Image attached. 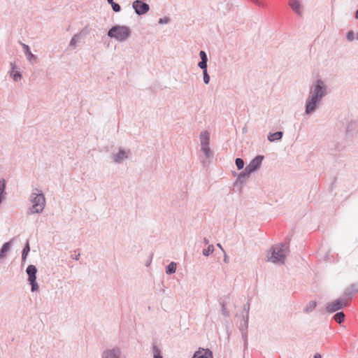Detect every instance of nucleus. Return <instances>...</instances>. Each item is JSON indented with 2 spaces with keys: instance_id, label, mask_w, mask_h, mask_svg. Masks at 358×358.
Instances as JSON below:
<instances>
[{
  "instance_id": "nucleus-1",
  "label": "nucleus",
  "mask_w": 358,
  "mask_h": 358,
  "mask_svg": "<svg viewBox=\"0 0 358 358\" xmlns=\"http://www.w3.org/2000/svg\"><path fill=\"white\" fill-rule=\"evenodd\" d=\"M324 94V85L322 80H318L314 89L310 91V96L306 104L307 114L312 113L316 108V103Z\"/></svg>"
},
{
  "instance_id": "nucleus-2",
  "label": "nucleus",
  "mask_w": 358,
  "mask_h": 358,
  "mask_svg": "<svg viewBox=\"0 0 358 358\" xmlns=\"http://www.w3.org/2000/svg\"><path fill=\"white\" fill-rule=\"evenodd\" d=\"M288 252V248L283 244L274 245L271 248V255H268V259L273 263L284 262L285 256Z\"/></svg>"
},
{
  "instance_id": "nucleus-3",
  "label": "nucleus",
  "mask_w": 358,
  "mask_h": 358,
  "mask_svg": "<svg viewBox=\"0 0 358 358\" xmlns=\"http://www.w3.org/2000/svg\"><path fill=\"white\" fill-rule=\"evenodd\" d=\"M351 295V292L346 291L345 292V296H348V298L337 299L329 303L326 306L327 311L329 313H334L347 306L350 303Z\"/></svg>"
},
{
  "instance_id": "nucleus-4",
  "label": "nucleus",
  "mask_w": 358,
  "mask_h": 358,
  "mask_svg": "<svg viewBox=\"0 0 358 358\" xmlns=\"http://www.w3.org/2000/svg\"><path fill=\"white\" fill-rule=\"evenodd\" d=\"M108 35L111 38H115L120 41H122L129 37L130 30L128 27L124 26H115L109 30Z\"/></svg>"
},
{
  "instance_id": "nucleus-5",
  "label": "nucleus",
  "mask_w": 358,
  "mask_h": 358,
  "mask_svg": "<svg viewBox=\"0 0 358 358\" xmlns=\"http://www.w3.org/2000/svg\"><path fill=\"white\" fill-rule=\"evenodd\" d=\"M32 206L31 210L32 213H39L43 210L45 206V198L42 194L38 193V189L32 194L31 196Z\"/></svg>"
},
{
  "instance_id": "nucleus-6",
  "label": "nucleus",
  "mask_w": 358,
  "mask_h": 358,
  "mask_svg": "<svg viewBox=\"0 0 358 358\" xmlns=\"http://www.w3.org/2000/svg\"><path fill=\"white\" fill-rule=\"evenodd\" d=\"M27 273L28 275V281L31 286V291L35 292L38 289V285L36 282L37 269L35 266L29 265L27 268Z\"/></svg>"
},
{
  "instance_id": "nucleus-7",
  "label": "nucleus",
  "mask_w": 358,
  "mask_h": 358,
  "mask_svg": "<svg viewBox=\"0 0 358 358\" xmlns=\"http://www.w3.org/2000/svg\"><path fill=\"white\" fill-rule=\"evenodd\" d=\"M133 8L138 15L145 14L149 10V6L143 2V0H136L133 3Z\"/></svg>"
},
{
  "instance_id": "nucleus-8",
  "label": "nucleus",
  "mask_w": 358,
  "mask_h": 358,
  "mask_svg": "<svg viewBox=\"0 0 358 358\" xmlns=\"http://www.w3.org/2000/svg\"><path fill=\"white\" fill-rule=\"evenodd\" d=\"M263 160L262 156H257L253 159L250 163L245 168V171L248 173H250L257 169L262 164Z\"/></svg>"
},
{
  "instance_id": "nucleus-9",
  "label": "nucleus",
  "mask_w": 358,
  "mask_h": 358,
  "mask_svg": "<svg viewBox=\"0 0 358 358\" xmlns=\"http://www.w3.org/2000/svg\"><path fill=\"white\" fill-rule=\"evenodd\" d=\"M192 358H213L211 351L203 348L199 349Z\"/></svg>"
},
{
  "instance_id": "nucleus-10",
  "label": "nucleus",
  "mask_w": 358,
  "mask_h": 358,
  "mask_svg": "<svg viewBox=\"0 0 358 358\" xmlns=\"http://www.w3.org/2000/svg\"><path fill=\"white\" fill-rule=\"evenodd\" d=\"M201 61L199 63V66L201 69H206L207 68V56L204 51H201L199 53Z\"/></svg>"
},
{
  "instance_id": "nucleus-11",
  "label": "nucleus",
  "mask_w": 358,
  "mask_h": 358,
  "mask_svg": "<svg viewBox=\"0 0 358 358\" xmlns=\"http://www.w3.org/2000/svg\"><path fill=\"white\" fill-rule=\"evenodd\" d=\"M290 7L297 13H301V5L299 1L297 0H290L289 1Z\"/></svg>"
},
{
  "instance_id": "nucleus-12",
  "label": "nucleus",
  "mask_w": 358,
  "mask_h": 358,
  "mask_svg": "<svg viewBox=\"0 0 358 358\" xmlns=\"http://www.w3.org/2000/svg\"><path fill=\"white\" fill-rule=\"evenodd\" d=\"M103 358H119V353L115 350H108L103 353Z\"/></svg>"
},
{
  "instance_id": "nucleus-13",
  "label": "nucleus",
  "mask_w": 358,
  "mask_h": 358,
  "mask_svg": "<svg viewBox=\"0 0 358 358\" xmlns=\"http://www.w3.org/2000/svg\"><path fill=\"white\" fill-rule=\"evenodd\" d=\"M201 144L206 145L209 144L210 135L208 131H203L200 135Z\"/></svg>"
},
{
  "instance_id": "nucleus-14",
  "label": "nucleus",
  "mask_w": 358,
  "mask_h": 358,
  "mask_svg": "<svg viewBox=\"0 0 358 358\" xmlns=\"http://www.w3.org/2000/svg\"><path fill=\"white\" fill-rule=\"evenodd\" d=\"M282 136V133L281 131H277L273 134H271L268 136V139L270 141H274L275 140H280Z\"/></svg>"
},
{
  "instance_id": "nucleus-15",
  "label": "nucleus",
  "mask_w": 358,
  "mask_h": 358,
  "mask_svg": "<svg viewBox=\"0 0 358 358\" xmlns=\"http://www.w3.org/2000/svg\"><path fill=\"white\" fill-rule=\"evenodd\" d=\"M334 319L336 322L341 324L345 320V314L343 312H338L334 315Z\"/></svg>"
},
{
  "instance_id": "nucleus-16",
  "label": "nucleus",
  "mask_w": 358,
  "mask_h": 358,
  "mask_svg": "<svg viewBox=\"0 0 358 358\" xmlns=\"http://www.w3.org/2000/svg\"><path fill=\"white\" fill-rule=\"evenodd\" d=\"M316 306H317L316 301H311L307 303L306 306L305 307L304 310L306 313H309V312L313 310L315 308Z\"/></svg>"
},
{
  "instance_id": "nucleus-17",
  "label": "nucleus",
  "mask_w": 358,
  "mask_h": 358,
  "mask_svg": "<svg viewBox=\"0 0 358 358\" xmlns=\"http://www.w3.org/2000/svg\"><path fill=\"white\" fill-rule=\"evenodd\" d=\"M127 157V155L124 151H120L114 157L115 162H119L124 158Z\"/></svg>"
},
{
  "instance_id": "nucleus-18",
  "label": "nucleus",
  "mask_w": 358,
  "mask_h": 358,
  "mask_svg": "<svg viewBox=\"0 0 358 358\" xmlns=\"http://www.w3.org/2000/svg\"><path fill=\"white\" fill-rule=\"evenodd\" d=\"M10 249V243H6L2 246L0 251V258L3 257L5 256V253L7 252Z\"/></svg>"
},
{
  "instance_id": "nucleus-19",
  "label": "nucleus",
  "mask_w": 358,
  "mask_h": 358,
  "mask_svg": "<svg viewBox=\"0 0 358 358\" xmlns=\"http://www.w3.org/2000/svg\"><path fill=\"white\" fill-rule=\"evenodd\" d=\"M176 264L174 262H171L169 264L166 268V273L171 274L176 272Z\"/></svg>"
},
{
  "instance_id": "nucleus-20",
  "label": "nucleus",
  "mask_w": 358,
  "mask_h": 358,
  "mask_svg": "<svg viewBox=\"0 0 358 358\" xmlns=\"http://www.w3.org/2000/svg\"><path fill=\"white\" fill-rule=\"evenodd\" d=\"M213 251H214L213 245H209L207 249L203 250V254L205 256H208L210 254L213 253Z\"/></svg>"
},
{
  "instance_id": "nucleus-21",
  "label": "nucleus",
  "mask_w": 358,
  "mask_h": 358,
  "mask_svg": "<svg viewBox=\"0 0 358 358\" xmlns=\"http://www.w3.org/2000/svg\"><path fill=\"white\" fill-rule=\"evenodd\" d=\"M236 164L238 168V169H242L244 166V162L241 158H237L236 159Z\"/></svg>"
},
{
  "instance_id": "nucleus-22",
  "label": "nucleus",
  "mask_w": 358,
  "mask_h": 358,
  "mask_svg": "<svg viewBox=\"0 0 358 358\" xmlns=\"http://www.w3.org/2000/svg\"><path fill=\"white\" fill-rule=\"evenodd\" d=\"M11 76L13 77V78L15 81H17V80H20L22 78L20 73L17 72H17L13 71L11 73Z\"/></svg>"
},
{
  "instance_id": "nucleus-23",
  "label": "nucleus",
  "mask_w": 358,
  "mask_h": 358,
  "mask_svg": "<svg viewBox=\"0 0 358 358\" xmlns=\"http://www.w3.org/2000/svg\"><path fill=\"white\" fill-rule=\"evenodd\" d=\"M201 150L204 152L206 155L208 157L210 154L209 144L202 145Z\"/></svg>"
},
{
  "instance_id": "nucleus-24",
  "label": "nucleus",
  "mask_w": 358,
  "mask_h": 358,
  "mask_svg": "<svg viewBox=\"0 0 358 358\" xmlns=\"http://www.w3.org/2000/svg\"><path fill=\"white\" fill-rule=\"evenodd\" d=\"M203 69V81L206 84H208L210 81V77H209L208 74L207 73L206 69Z\"/></svg>"
},
{
  "instance_id": "nucleus-25",
  "label": "nucleus",
  "mask_w": 358,
  "mask_h": 358,
  "mask_svg": "<svg viewBox=\"0 0 358 358\" xmlns=\"http://www.w3.org/2000/svg\"><path fill=\"white\" fill-rule=\"evenodd\" d=\"M29 243H27V245L25 246V248H24L23 250V252H22V258L24 259L26 258L28 252H29Z\"/></svg>"
},
{
  "instance_id": "nucleus-26",
  "label": "nucleus",
  "mask_w": 358,
  "mask_h": 358,
  "mask_svg": "<svg viewBox=\"0 0 358 358\" xmlns=\"http://www.w3.org/2000/svg\"><path fill=\"white\" fill-rule=\"evenodd\" d=\"M110 4H111V6H112V7H113V10H114L115 12H118V11H120V6H119V4H117V3H115V2H113V3H110Z\"/></svg>"
},
{
  "instance_id": "nucleus-27",
  "label": "nucleus",
  "mask_w": 358,
  "mask_h": 358,
  "mask_svg": "<svg viewBox=\"0 0 358 358\" xmlns=\"http://www.w3.org/2000/svg\"><path fill=\"white\" fill-rule=\"evenodd\" d=\"M347 38L349 40V41H352L354 39V33L353 31H349L347 34Z\"/></svg>"
},
{
  "instance_id": "nucleus-28",
  "label": "nucleus",
  "mask_w": 358,
  "mask_h": 358,
  "mask_svg": "<svg viewBox=\"0 0 358 358\" xmlns=\"http://www.w3.org/2000/svg\"><path fill=\"white\" fill-rule=\"evenodd\" d=\"M23 48L25 50L26 52L28 53L31 57H33L34 55L30 52L29 48L28 45L23 44Z\"/></svg>"
},
{
  "instance_id": "nucleus-29",
  "label": "nucleus",
  "mask_w": 358,
  "mask_h": 358,
  "mask_svg": "<svg viewBox=\"0 0 358 358\" xmlns=\"http://www.w3.org/2000/svg\"><path fill=\"white\" fill-rule=\"evenodd\" d=\"M256 4L258 5L259 6H261V7H265L266 6V3H264V1H259V0H257L255 1Z\"/></svg>"
},
{
  "instance_id": "nucleus-30",
  "label": "nucleus",
  "mask_w": 358,
  "mask_h": 358,
  "mask_svg": "<svg viewBox=\"0 0 358 358\" xmlns=\"http://www.w3.org/2000/svg\"><path fill=\"white\" fill-rule=\"evenodd\" d=\"M154 358H162V357L159 355V352L157 350L155 352Z\"/></svg>"
},
{
  "instance_id": "nucleus-31",
  "label": "nucleus",
  "mask_w": 358,
  "mask_h": 358,
  "mask_svg": "<svg viewBox=\"0 0 358 358\" xmlns=\"http://www.w3.org/2000/svg\"><path fill=\"white\" fill-rule=\"evenodd\" d=\"M76 43V37H73L71 41V45H74Z\"/></svg>"
},
{
  "instance_id": "nucleus-32",
  "label": "nucleus",
  "mask_w": 358,
  "mask_h": 358,
  "mask_svg": "<svg viewBox=\"0 0 358 358\" xmlns=\"http://www.w3.org/2000/svg\"><path fill=\"white\" fill-rule=\"evenodd\" d=\"M314 358H322V357L320 355L316 354V355H315Z\"/></svg>"
},
{
  "instance_id": "nucleus-33",
  "label": "nucleus",
  "mask_w": 358,
  "mask_h": 358,
  "mask_svg": "<svg viewBox=\"0 0 358 358\" xmlns=\"http://www.w3.org/2000/svg\"><path fill=\"white\" fill-rule=\"evenodd\" d=\"M107 1H108V2L109 3H113V2H114V1H113V0H107Z\"/></svg>"
},
{
  "instance_id": "nucleus-34",
  "label": "nucleus",
  "mask_w": 358,
  "mask_h": 358,
  "mask_svg": "<svg viewBox=\"0 0 358 358\" xmlns=\"http://www.w3.org/2000/svg\"><path fill=\"white\" fill-rule=\"evenodd\" d=\"M355 17H356V18H357V19H358V10H357V12H356Z\"/></svg>"
},
{
  "instance_id": "nucleus-35",
  "label": "nucleus",
  "mask_w": 358,
  "mask_h": 358,
  "mask_svg": "<svg viewBox=\"0 0 358 358\" xmlns=\"http://www.w3.org/2000/svg\"><path fill=\"white\" fill-rule=\"evenodd\" d=\"M217 246H218L219 248H220L221 249H222V246H221V245H220V244H219V243H218V244H217Z\"/></svg>"
},
{
  "instance_id": "nucleus-36",
  "label": "nucleus",
  "mask_w": 358,
  "mask_h": 358,
  "mask_svg": "<svg viewBox=\"0 0 358 358\" xmlns=\"http://www.w3.org/2000/svg\"><path fill=\"white\" fill-rule=\"evenodd\" d=\"M159 23H162V19H160Z\"/></svg>"
},
{
  "instance_id": "nucleus-37",
  "label": "nucleus",
  "mask_w": 358,
  "mask_h": 358,
  "mask_svg": "<svg viewBox=\"0 0 358 358\" xmlns=\"http://www.w3.org/2000/svg\"><path fill=\"white\" fill-rule=\"evenodd\" d=\"M357 39H358V34H357Z\"/></svg>"
}]
</instances>
